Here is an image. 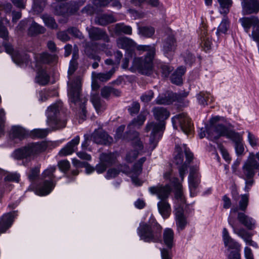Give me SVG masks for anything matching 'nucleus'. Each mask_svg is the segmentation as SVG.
<instances>
[{"mask_svg": "<svg viewBox=\"0 0 259 259\" xmlns=\"http://www.w3.org/2000/svg\"><path fill=\"white\" fill-rule=\"evenodd\" d=\"M152 112L155 118L160 121L159 123L151 122L148 123L146 126L145 130L147 132L152 130L151 136L150 138V144L153 149L157 144L161 134L160 132L164 128L163 121L169 116V113L167 109L162 107H156L153 108Z\"/></svg>", "mask_w": 259, "mask_h": 259, "instance_id": "f257e3e1", "label": "nucleus"}, {"mask_svg": "<svg viewBox=\"0 0 259 259\" xmlns=\"http://www.w3.org/2000/svg\"><path fill=\"white\" fill-rule=\"evenodd\" d=\"M218 116L212 117L210 120V125L206 127L208 138L212 140H217L221 136H226L230 138L235 144L242 142V139L238 133L229 130L227 127L222 124L216 125L219 120Z\"/></svg>", "mask_w": 259, "mask_h": 259, "instance_id": "f03ea898", "label": "nucleus"}, {"mask_svg": "<svg viewBox=\"0 0 259 259\" xmlns=\"http://www.w3.org/2000/svg\"><path fill=\"white\" fill-rule=\"evenodd\" d=\"M136 48L140 53L146 52L147 54L144 59L135 58L134 65L140 73L148 75L150 73L152 69V62L155 55V48L154 46L148 45H139Z\"/></svg>", "mask_w": 259, "mask_h": 259, "instance_id": "7ed1b4c3", "label": "nucleus"}, {"mask_svg": "<svg viewBox=\"0 0 259 259\" xmlns=\"http://www.w3.org/2000/svg\"><path fill=\"white\" fill-rule=\"evenodd\" d=\"M161 226L156 221L151 218L148 223H142L138 228V234L141 239L146 242H157L160 240L162 232Z\"/></svg>", "mask_w": 259, "mask_h": 259, "instance_id": "20e7f679", "label": "nucleus"}, {"mask_svg": "<svg viewBox=\"0 0 259 259\" xmlns=\"http://www.w3.org/2000/svg\"><path fill=\"white\" fill-rule=\"evenodd\" d=\"M81 77L77 76L74 79L68 83V95L72 103L79 107L80 112L79 118L84 120L86 117V110L85 103L87 99L81 97Z\"/></svg>", "mask_w": 259, "mask_h": 259, "instance_id": "39448f33", "label": "nucleus"}, {"mask_svg": "<svg viewBox=\"0 0 259 259\" xmlns=\"http://www.w3.org/2000/svg\"><path fill=\"white\" fill-rule=\"evenodd\" d=\"M176 182L175 183V186L177 188L175 193V199L176 204L175 206V215L177 221V225L181 229H183L186 224L185 217L184 215V207L185 205L186 200L181 190V185L177 183L178 179H175Z\"/></svg>", "mask_w": 259, "mask_h": 259, "instance_id": "423d86ee", "label": "nucleus"}, {"mask_svg": "<svg viewBox=\"0 0 259 259\" xmlns=\"http://www.w3.org/2000/svg\"><path fill=\"white\" fill-rule=\"evenodd\" d=\"M45 149V145L41 143H30L15 150L13 155L16 159L26 158L43 152Z\"/></svg>", "mask_w": 259, "mask_h": 259, "instance_id": "0eeeda50", "label": "nucleus"}, {"mask_svg": "<svg viewBox=\"0 0 259 259\" xmlns=\"http://www.w3.org/2000/svg\"><path fill=\"white\" fill-rule=\"evenodd\" d=\"M61 106V103H55L50 106L47 110V122L49 125L54 130L62 128L66 126V121L61 120L58 117Z\"/></svg>", "mask_w": 259, "mask_h": 259, "instance_id": "6e6552de", "label": "nucleus"}, {"mask_svg": "<svg viewBox=\"0 0 259 259\" xmlns=\"http://www.w3.org/2000/svg\"><path fill=\"white\" fill-rule=\"evenodd\" d=\"M55 170V167H50L42 173V177L45 180L37 189V193L39 195H46L49 194L54 188L55 184L53 183V179L55 176L53 173Z\"/></svg>", "mask_w": 259, "mask_h": 259, "instance_id": "1a4fd4ad", "label": "nucleus"}, {"mask_svg": "<svg viewBox=\"0 0 259 259\" xmlns=\"http://www.w3.org/2000/svg\"><path fill=\"white\" fill-rule=\"evenodd\" d=\"M223 237L225 246L228 248V250H231L228 255V259H240V245L229 236L226 228L223 229Z\"/></svg>", "mask_w": 259, "mask_h": 259, "instance_id": "9d476101", "label": "nucleus"}, {"mask_svg": "<svg viewBox=\"0 0 259 259\" xmlns=\"http://www.w3.org/2000/svg\"><path fill=\"white\" fill-rule=\"evenodd\" d=\"M172 122L175 128L177 129L179 125L181 130L187 135L190 134L193 128L191 119L185 113L175 116L172 118Z\"/></svg>", "mask_w": 259, "mask_h": 259, "instance_id": "9b49d317", "label": "nucleus"}, {"mask_svg": "<svg viewBox=\"0 0 259 259\" xmlns=\"http://www.w3.org/2000/svg\"><path fill=\"white\" fill-rule=\"evenodd\" d=\"M229 224L233 229L234 232L242 238L247 244L257 247V244L251 239L252 234L243 228L239 229L237 227L235 221L231 217L228 219Z\"/></svg>", "mask_w": 259, "mask_h": 259, "instance_id": "f8f14e48", "label": "nucleus"}, {"mask_svg": "<svg viewBox=\"0 0 259 259\" xmlns=\"http://www.w3.org/2000/svg\"><path fill=\"white\" fill-rule=\"evenodd\" d=\"M259 169V163L255 159V154L251 153L243 166V173L246 178L250 179L255 174L254 169Z\"/></svg>", "mask_w": 259, "mask_h": 259, "instance_id": "ddd939ff", "label": "nucleus"}, {"mask_svg": "<svg viewBox=\"0 0 259 259\" xmlns=\"http://www.w3.org/2000/svg\"><path fill=\"white\" fill-rule=\"evenodd\" d=\"M174 162L177 165H180L178 167V170L180 176L183 181L186 171L187 170L188 165L186 162L183 163V149L179 145L176 146Z\"/></svg>", "mask_w": 259, "mask_h": 259, "instance_id": "4468645a", "label": "nucleus"}, {"mask_svg": "<svg viewBox=\"0 0 259 259\" xmlns=\"http://www.w3.org/2000/svg\"><path fill=\"white\" fill-rule=\"evenodd\" d=\"M86 30L88 32L89 37L92 41L103 40L108 42L110 38L106 32L99 27L92 26L87 27Z\"/></svg>", "mask_w": 259, "mask_h": 259, "instance_id": "2eb2a0df", "label": "nucleus"}, {"mask_svg": "<svg viewBox=\"0 0 259 259\" xmlns=\"http://www.w3.org/2000/svg\"><path fill=\"white\" fill-rule=\"evenodd\" d=\"M3 45L6 52L11 55L12 58L16 64L20 65L23 63L28 62L29 57L27 54H21L18 52L14 51L13 48L10 44L4 42Z\"/></svg>", "mask_w": 259, "mask_h": 259, "instance_id": "dca6fc26", "label": "nucleus"}, {"mask_svg": "<svg viewBox=\"0 0 259 259\" xmlns=\"http://www.w3.org/2000/svg\"><path fill=\"white\" fill-rule=\"evenodd\" d=\"M172 189L168 185H158L149 188V191L151 194L156 195L160 200L166 199L169 197Z\"/></svg>", "mask_w": 259, "mask_h": 259, "instance_id": "f3484780", "label": "nucleus"}, {"mask_svg": "<svg viewBox=\"0 0 259 259\" xmlns=\"http://www.w3.org/2000/svg\"><path fill=\"white\" fill-rule=\"evenodd\" d=\"M91 140L98 144L107 145L113 142V139L102 128L95 130L91 135Z\"/></svg>", "mask_w": 259, "mask_h": 259, "instance_id": "a211bd4d", "label": "nucleus"}, {"mask_svg": "<svg viewBox=\"0 0 259 259\" xmlns=\"http://www.w3.org/2000/svg\"><path fill=\"white\" fill-rule=\"evenodd\" d=\"M198 42L202 49L205 52L211 48V40L207 33L206 26L203 24L200 28Z\"/></svg>", "mask_w": 259, "mask_h": 259, "instance_id": "6ab92c4d", "label": "nucleus"}, {"mask_svg": "<svg viewBox=\"0 0 259 259\" xmlns=\"http://www.w3.org/2000/svg\"><path fill=\"white\" fill-rule=\"evenodd\" d=\"M242 6V13L245 15L256 13L259 11V4L257 0H243Z\"/></svg>", "mask_w": 259, "mask_h": 259, "instance_id": "aec40b11", "label": "nucleus"}, {"mask_svg": "<svg viewBox=\"0 0 259 259\" xmlns=\"http://www.w3.org/2000/svg\"><path fill=\"white\" fill-rule=\"evenodd\" d=\"M134 134L136 138L133 140L132 144L134 148L136 150L131 151L127 154L126 160L128 162H133L138 157L139 154L138 150H141L143 148L142 143L138 137L139 134L136 132Z\"/></svg>", "mask_w": 259, "mask_h": 259, "instance_id": "412c9836", "label": "nucleus"}, {"mask_svg": "<svg viewBox=\"0 0 259 259\" xmlns=\"http://www.w3.org/2000/svg\"><path fill=\"white\" fill-rule=\"evenodd\" d=\"M179 100V97L177 94L172 92H167L164 94L160 95L156 99L155 102L157 104H170Z\"/></svg>", "mask_w": 259, "mask_h": 259, "instance_id": "4be33fe9", "label": "nucleus"}, {"mask_svg": "<svg viewBox=\"0 0 259 259\" xmlns=\"http://www.w3.org/2000/svg\"><path fill=\"white\" fill-rule=\"evenodd\" d=\"M200 182V176L198 173V168L196 166H191L189 176V184L191 190L197 188Z\"/></svg>", "mask_w": 259, "mask_h": 259, "instance_id": "5701e85b", "label": "nucleus"}, {"mask_svg": "<svg viewBox=\"0 0 259 259\" xmlns=\"http://www.w3.org/2000/svg\"><path fill=\"white\" fill-rule=\"evenodd\" d=\"M79 137L76 136L62 148L59 152V154L61 156H65L73 153L77 146L79 143Z\"/></svg>", "mask_w": 259, "mask_h": 259, "instance_id": "b1692460", "label": "nucleus"}, {"mask_svg": "<svg viewBox=\"0 0 259 259\" xmlns=\"http://www.w3.org/2000/svg\"><path fill=\"white\" fill-rule=\"evenodd\" d=\"M28 132L22 127L18 125L13 126L10 131V138L21 141L28 136Z\"/></svg>", "mask_w": 259, "mask_h": 259, "instance_id": "393cba45", "label": "nucleus"}, {"mask_svg": "<svg viewBox=\"0 0 259 259\" xmlns=\"http://www.w3.org/2000/svg\"><path fill=\"white\" fill-rule=\"evenodd\" d=\"M116 44L119 48L127 51L133 50L136 47V43L133 40L125 36L118 37L116 39Z\"/></svg>", "mask_w": 259, "mask_h": 259, "instance_id": "a878e982", "label": "nucleus"}, {"mask_svg": "<svg viewBox=\"0 0 259 259\" xmlns=\"http://www.w3.org/2000/svg\"><path fill=\"white\" fill-rule=\"evenodd\" d=\"M159 212L164 219L167 218L171 213V207L167 199L160 200L157 203Z\"/></svg>", "mask_w": 259, "mask_h": 259, "instance_id": "bb28decb", "label": "nucleus"}, {"mask_svg": "<svg viewBox=\"0 0 259 259\" xmlns=\"http://www.w3.org/2000/svg\"><path fill=\"white\" fill-rule=\"evenodd\" d=\"M13 217L11 213L4 215L0 220V234L4 233L12 225Z\"/></svg>", "mask_w": 259, "mask_h": 259, "instance_id": "cd10ccee", "label": "nucleus"}, {"mask_svg": "<svg viewBox=\"0 0 259 259\" xmlns=\"http://www.w3.org/2000/svg\"><path fill=\"white\" fill-rule=\"evenodd\" d=\"M237 219L239 222L249 229H252L254 227V222L252 218L242 212H238Z\"/></svg>", "mask_w": 259, "mask_h": 259, "instance_id": "c85d7f7f", "label": "nucleus"}, {"mask_svg": "<svg viewBox=\"0 0 259 259\" xmlns=\"http://www.w3.org/2000/svg\"><path fill=\"white\" fill-rule=\"evenodd\" d=\"M176 48V40L174 36H169L163 44V51L165 54L174 52Z\"/></svg>", "mask_w": 259, "mask_h": 259, "instance_id": "c756f323", "label": "nucleus"}, {"mask_svg": "<svg viewBox=\"0 0 259 259\" xmlns=\"http://www.w3.org/2000/svg\"><path fill=\"white\" fill-rule=\"evenodd\" d=\"M91 101L98 113L105 109L104 102L101 100L98 94L92 93Z\"/></svg>", "mask_w": 259, "mask_h": 259, "instance_id": "7c9ffc66", "label": "nucleus"}, {"mask_svg": "<svg viewBox=\"0 0 259 259\" xmlns=\"http://www.w3.org/2000/svg\"><path fill=\"white\" fill-rule=\"evenodd\" d=\"M114 32L117 35L122 33L127 35H131L132 28L131 26L125 25L124 23H117L113 26Z\"/></svg>", "mask_w": 259, "mask_h": 259, "instance_id": "2f4dec72", "label": "nucleus"}, {"mask_svg": "<svg viewBox=\"0 0 259 259\" xmlns=\"http://www.w3.org/2000/svg\"><path fill=\"white\" fill-rule=\"evenodd\" d=\"M46 30V28L44 27L33 21L29 27L28 34L30 36H35L44 33Z\"/></svg>", "mask_w": 259, "mask_h": 259, "instance_id": "473e14b6", "label": "nucleus"}, {"mask_svg": "<svg viewBox=\"0 0 259 259\" xmlns=\"http://www.w3.org/2000/svg\"><path fill=\"white\" fill-rule=\"evenodd\" d=\"M116 21V19L112 15L104 14L97 17L95 20L97 24L105 26L109 23Z\"/></svg>", "mask_w": 259, "mask_h": 259, "instance_id": "72a5a7b5", "label": "nucleus"}, {"mask_svg": "<svg viewBox=\"0 0 259 259\" xmlns=\"http://www.w3.org/2000/svg\"><path fill=\"white\" fill-rule=\"evenodd\" d=\"M100 161L104 163L107 166L112 165L115 162L116 157L112 153H102L100 156Z\"/></svg>", "mask_w": 259, "mask_h": 259, "instance_id": "f704fd0d", "label": "nucleus"}, {"mask_svg": "<svg viewBox=\"0 0 259 259\" xmlns=\"http://www.w3.org/2000/svg\"><path fill=\"white\" fill-rule=\"evenodd\" d=\"M36 82L41 85H45L50 81V76L44 69H40L35 78Z\"/></svg>", "mask_w": 259, "mask_h": 259, "instance_id": "c9c22d12", "label": "nucleus"}, {"mask_svg": "<svg viewBox=\"0 0 259 259\" xmlns=\"http://www.w3.org/2000/svg\"><path fill=\"white\" fill-rule=\"evenodd\" d=\"M240 22L241 23L242 26L247 32L251 26H253L254 23L257 22V18L254 16L251 17H243L240 19Z\"/></svg>", "mask_w": 259, "mask_h": 259, "instance_id": "e433bc0d", "label": "nucleus"}, {"mask_svg": "<svg viewBox=\"0 0 259 259\" xmlns=\"http://www.w3.org/2000/svg\"><path fill=\"white\" fill-rule=\"evenodd\" d=\"M173 239V231L170 229H165L163 233V240L165 245L170 248L172 247Z\"/></svg>", "mask_w": 259, "mask_h": 259, "instance_id": "4c0bfd02", "label": "nucleus"}, {"mask_svg": "<svg viewBox=\"0 0 259 259\" xmlns=\"http://www.w3.org/2000/svg\"><path fill=\"white\" fill-rule=\"evenodd\" d=\"M139 34L146 37H151L155 32V29L150 26H139Z\"/></svg>", "mask_w": 259, "mask_h": 259, "instance_id": "58836bf2", "label": "nucleus"}, {"mask_svg": "<svg viewBox=\"0 0 259 259\" xmlns=\"http://www.w3.org/2000/svg\"><path fill=\"white\" fill-rule=\"evenodd\" d=\"M38 61L43 63H49L55 61L57 58L56 55H52L48 53L44 52L37 56Z\"/></svg>", "mask_w": 259, "mask_h": 259, "instance_id": "ea45409f", "label": "nucleus"}, {"mask_svg": "<svg viewBox=\"0 0 259 259\" xmlns=\"http://www.w3.org/2000/svg\"><path fill=\"white\" fill-rule=\"evenodd\" d=\"M45 25L52 29H56L57 28V24L55 19L52 16L48 14H44L41 16Z\"/></svg>", "mask_w": 259, "mask_h": 259, "instance_id": "a19ab883", "label": "nucleus"}, {"mask_svg": "<svg viewBox=\"0 0 259 259\" xmlns=\"http://www.w3.org/2000/svg\"><path fill=\"white\" fill-rule=\"evenodd\" d=\"M220 5V13L226 15L229 12L230 8L232 5L231 0H218Z\"/></svg>", "mask_w": 259, "mask_h": 259, "instance_id": "79ce46f5", "label": "nucleus"}, {"mask_svg": "<svg viewBox=\"0 0 259 259\" xmlns=\"http://www.w3.org/2000/svg\"><path fill=\"white\" fill-rule=\"evenodd\" d=\"M147 113L142 112L136 118L133 119L132 122L129 124L128 127L132 126L140 127L143 124L146 118Z\"/></svg>", "mask_w": 259, "mask_h": 259, "instance_id": "37998d69", "label": "nucleus"}, {"mask_svg": "<svg viewBox=\"0 0 259 259\" xmlns=\"http://www.w3.org/2000/svg\"><path fill=\"white\" fill-rule=\"evenodd\" d=\"M115 72L114 68L111 69L109 71L106 73H100L96 74L95 77L101 81L108 80Z\"/></svg>", "mask_w": 259, "mask_h": 259, "instance_id": "c03bdc74", "label": "nucleus"}, {"mask_svg": "<svg viewBox=\"0 0 259 259\" xmlns=\"http://www.w3.org/2000/svg\"><path fill=\"white\" fill-rule=\"evenodd\" d=\"M146 158L144 157L140 159V160L135 164L132 172L136 176L140 175L142 170V164L146 161Z\"/></svg>", "mask_w": 259, "mask_h": 259, "instance_id": "a18cd8bd", "label": "nucleus"}, {"mask_svg": "<svg viewBox=\"0 0 259 259\" xmlns=\"http://www.w3.org/2000/svg\"><path fill=\"white\" fill-rule=\"evenodd\" d=\"M49 130L47 129H35L33 130L31 135L33 138H43L47 136Z\"/></svg>", "mask_w": 259, "mask_h": 259, "instance_id": "49530a36", "label": "nucleus"}, {"mask_svg": "<svg viewBox=\"0 0 259 259\" xmlns=\"http://www.w3.org/2000/svg\"><path fill=\"white\" fill-rule=\"evenodd\" d=\"M209 94L207 92H201L197 95L199 103L203 105H207L209 99Z\"/></svg>", "mask_w": 259, "mask_h": 259, "instance_id": "de8ad7c7", "label": "nucleus"}, {"mask_svg": "<svg viewBox=\"0 0 259 259\" xmlns=\"http://www.w3.org/2000/svg\"><path fill=\"white\" fill-rule=\"evenodd\" d=\"M67 32L71 34L73 36L79 38V39H83L84 38V36L80 30L76 27H71L68 28L67 30Z\"/></svg>", "mask_w": 259, "mask_h": 259, "instance_id": "09e8293b", "label": "nucleus"}, {"mask_svg": "<svg viewBox=\"0 0 259 259\" xmlns=\"http://www.w3.org/2000/svg\"><path fill=\"white\" fill-rule=\"evenodd\" d=\"M76 56L73 55V59L70 61V65L68 71V76L70 77L77 69L78 64L75 60Z\"/></svg>", "mask_w": 259, "mask_h": 259, "instance_id": "8fccbe9b", "label": "nucleus"}, {"mask_svg": "<svg viewBox=\"0 0 259 259\" xmlns=\"http://www.w3.org/2000/svg\"><path fill=\"white\" fill-rule=\"evenodd\" d=\"M253 29L252 32V36L254 40L259 41V20L257 18V22H255L253 26Z\"/></svg>", "mask_w": 259, "mask_h": 259, "instance_id": "3c124183", "label": "nucleus"}, {"mask_svg": "<svg viewBox=\"0 0 259 259\" xmlns=\"http://www.w3.org/2000/svg\"><path fill=\"white\" fill-rule=\"evenodd\" d=\"M228 27L229 24L228 20L226 19H224L218 27L217 32V34H219L220 33H225L227 31Z\"/></svg>", "mask_w": 259, "mask_h": 259, "instance_id": "603ef678", "label": "nucleus"}, {"mask_svg": "<svg viewBox=\"0 0 259 259\" xmlns=\"http://www.w3.org/2000/svg\"><path fill=\"white\" fill-rule=\"evenodd\" d=\"M248 202V198L247 195H243L241 196V199L239 202V209L241 210L245 211Z\"/></svg>", "mask_w": 259, "mask_h": 259, "instance_id": "864d4df0", "label": "nucleus"}, {"mask_svg": "<svg viewBox=\"0 0 259 259\" xmlns=\"http://www.w3.org/2000/svg\"><path fill=\"white\" fill-rule=\"evenodd\" d=\"M8 34L7 29L3 24V20H0V37L7 40L8 38Z\"/></svg>", "mask_w": 259, "mask_h": 259, "instance_id": "5fc2aeb1", "label": "nucleus"}, {"mask_svg": "<svg viewBox=\"0 0 259 259\" xmlns=\"http://www.w3.org/2000/svg\"><path fill=\"white\" fill-rule=\"evenodd\" d=\"M119 173V170L115 168L108 169L107 172L106 178L107 179L114 178L116 177Z\"/></svg>", "mask_w": 259, "mask_h": 259, "instance_id": "6e6d98bb", "label": "nucleus"}, {"mask_svg": "<svg viewBox=\"0 0 259 259\" xmlns=\"http://www.w3.org/2000/svg\"><path fill=\"white\" fill-rule=\"evenodd\" d=\"M101 94L103 98L107 99L112 94L111 88L104 87L101 90Z\"/></svg>", "mask_w": 259, "mask_h": 259, "instance_id": "4d7b16f0", "label": "nucleus"}, {"mask_svg": "<svg viewBox=\"0 0 259 259\" xmlns=\"http://www.w3.org/2000/svg\"><path fill=\"white\" fill-rule=\"evenodd\" d=\"M154 93L152 91H149L148 92L145 93L141 97L142 101L147 103L151 100L153 98Z\"/></svg>", "mask_w": 259, "mask_h": 259, "instance_id": "13d9d810", "label": "nucleus"}, {"mask_svg": "<svg viewBox=\"0 0 259 259\" xmlns=\"http://www.w3.org/2000/svg\"><path fill=\"white\" fill-rule=\"evenodd\" d=\"M140 108V104L138 102H134L128 110L131 115L137 114L139 112Z\"/></svg>", "mask_w": 259, "mask_h": 259, "instance_id": "bf43d9fd", "label": "nucleus"}, {"mask_svg": "<svg viewBox=\"0 0 259 259\" xmlns=\"http://www.w3.org/2000/svg\"><path fill=\"white\" fill-rule=\"evenodd\" d=\"M58 166L61 170L65 172L69 169L70 163L67 160H62L59 162Z\"/></svg>", "mask_w": 259, "mask_h": 259, "instance_id": "052dcab7", "label": "nucleus"}, {"mask_svg": "<svg viewBox=\"0 0 259 259\" xmlns=\"http://www.w3.org/2000/svg\"><path fill=\"white\" fill-rule=\"evenodd\" d=\"M218 148L221 151L224 158L225 159L226 161L229 162L230 160V157L229 156V153L227 151V150L224 148L223 146L220 144L218 145Z\"/></svg>", "mask_w": 259, "mask_h": 259, "instance_id": "680f3d73", "label": "nucleus"}, {"mask_svg": "<svg viewBox=\"0 0 259 259\" xmlns=\"http://www.w3.org/2000/svg\"><path fill=\"white\" fill-rule=\"evenodd\" d=\"M171 80L172 83L179 85L182 83V77L174 72L171 77Z\"/></svg>", "mask_w": 259, "mask_h": 259, "instance_id": "e2e57ef3", "label": "nucleus"}, {"mask_svg": "<svg viewBox=\"0 0 259 259\" xmlns=\"http://www.w3.org/2000/svg\"><path fill=\"white\" fill-rule=\"evenodd\" d=\"M107 167L106 164L100 161L99 163L96 166L95 170L98 174H102L106 170Z\"/></svg>", "mask_w": 259, "mask_h": 259, "instance_id": "0e129e2a", "label": "nucleus"}, {"mask_svg": "<svg viewBox=\"0 0 259 259\" xmlns=\"http://www.w3.org/2000/svg\"><path fill=\"white\" fill-rule=\"evenodd\" d=\"M171 71V68L167 65H163L161 66V71L164 77L168 76Z\"/></svg>", "mask_w": 259, "mask_h": 259, "instance_id": "69168bd1", "label": "nucleus"}, {"mask_svg": "<svg viewBox=\"0 0 259 259\" xmlns=\"http://www.w3.org/2000/svg\"><path fill=\"white\" fill-rule=\"evenodd\" d=\"M57 37L63 41H67L70 39V37L65 31H60L57 33Z\"/></svg>", "mask_w": 259, "mask_h": 259, "instance_id": "338daca9", "label": "nucleus"}, {"mask_svg": "<svg viewBox=\"0 0 259 259\" xmlns=\"http://www.w3.org/2000/svg\"><path fill=\"white\" fill-rule=\"evenodd\" d=\"M248 139L252 147H254L257 145V139L253 134L249 132H248Z\"/></svg>", "mask_w": 259, "mask_h": 259, "instance_id": "774afa93", "label": "nucleus"}]
</instances>
